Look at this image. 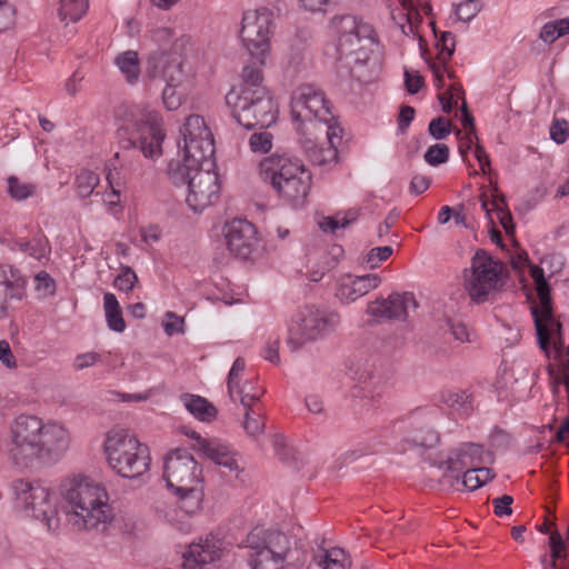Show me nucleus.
Masks as SVG:
<instances>
[{
  "instance_id": "f257e3e1",
  "label": "nucleus",
  "mask_w": 569,
  "mask_h": 569,
  "mask_svg": "<svg viewBox=\"0 0 569 569\" xmlns=\"http://www.w3.org/2000/svg\"><path fill=\"white\" fill-rule=\"evenodd\" d=\"M70 441V433L62 425L20 415L10 426L6 455L16 468L32 469L43 462L58 461L69 449Z\"/></svg>"
},
{
  "instance_id": "f03ea898",
  "label": "nucleus",
  "mask_w": 569,
  "mask_h": 569,
  "mask_svg": "<svg viewBox=\"0 0 569 569\" xmlns=\"http://www.w3.org/2000/svg\"><path fill=\"white\" fill-rule=\"evenodd\" d=\"M68 521L77 531L104 533L114 516L104 485L89 476L67 479L62 485Z\"/></svg>"
},
{
  "instance_id": "7ed1b4c3",
  "label": "nucleus",
  "mask_w": 569,
  "mask_h": 569,
  "mask_svg": "<svg viewBox=\"0 0 569 569\" xmlns=\"http://www.w3.org/2000/svg\"><path fill=\"white\" fill-rule=\"evenodd\" d=\"M331 24L337 38L326 53L335 58L338 69L361 80L360 69L369 62L370 47L376 42L373 27L351 14L336 16Z\"/></svg>"
},
{
  "instance_id": "20e7f679",
  "label": "nucleus",
  "mask_w": 569,
  "mask_h": 569,
  "mask_svg": "<svg viewBox=\"0 0 569 569\" xmlns=\"http://www.w3.org/2000/svg\"><path fill=\"white\" fill-rule=\"evenodd\" d=\"M259 177L279 199L301 208L311 189L312 174L303 161L287 153H273L259 162Z\"/></svg>"
},
{
  "instance_id": "39448f33",
  "label": "nucleus",
  "mask_w": 569,
  "mask_h": 569,
  "mask_svg": "<svg viewBox=\"0 0 569 569\" xmlns=\"http://www.w3.org/2000/svg\"><path fill=\"white\" fill-rule=\"evenodd\" d=\"M274 29L273 12L268 8L248 11L242 17L240 37L253 61L243 66L242 82L232 89H258L262 86L266 57L270 51V38Z\"/></svg>"
},
{
  "instance_id": "423d86ee",
  "label": "nucleus",
  "mask_w": 569,
  "mask_h": 569,
  "mask_svg": "<svg viewBox=\"0 0 569 569\" xmlns=\"http://www.w3.org/2000/svg\"><path fill=\"white\" fill-rule=\"evenodd\" d=\"M208 163L171 161L168 164V177L176 186H188L186 202L194 212H201L211 206L220 193L218 173Z\"/></svg>"
},
{
  "instance_id": "0eeeda50",
  "label": "nucleus",
  "mask_w": 569,
  "mask_h": 569,
  "mask_svg": "<svg viewBox=\"0 0 569 569\" xmlns=\"http://www.w3.org/2000/svg\"><path fill=\"white\" fill-rule=\"evenodd\" d=\"M340 321V315L326 306L305 305L292 316L287 345L291 351H297L307 343L332 335Z\"/></svg>"
},
{
  "instance_id": "6e6552de",
  "label": "nucleus",
  "mask_w": 569,
  "mask_h": 569,
  "mask_svg": "<svg viewBox=\"0 0 569 569\" xmlns=\"http://www.w3.org/2000/svg\"><path fill=\"white\" fill-rule=\"evenodd\" d=\"M226 102L233 118L246 129L269 128L277 120L278 107L267 88L231 89Z\"/></svg>"
},
{
  "instance_id": "1a4fd4ad",
  "label": "nucleus",
  "mask_w": 569,
  "mask_h": 569,
  "mask_svg": "<svg viewBox=\"0 0 569 569\" xmlns=\"http://www.w3.org/2000/svg\"><path fill=\"white\" fill-rule=\"evenodd\" d=\"M244 547L251 550L252 569H279L290 550V541L279 530L256 527L247 535Z\"/></svg>"
},
{
  "instance_id": "9d476101",
  "label": "nucleus",
  "mask_w": 569,
  "mask_h": 569,
  "mask_svg": "<svg viewBox=\"0 0 569 569\" xmlns=\"http://www.w3.org/2000/svg\"><path fill=\"white\" fill-rule=\"evenodd\" d=\"M501 263L483 250H478L465 273V289L477 305L490 299L501 288Z\"/></svg>"
},
{
  "instance_id": "9b49d317",
  "label": "nucleus",
  "mask_w": 569,
  "mask_h": 569,
  "mask_svg": "<svg viewBox=\"0 0 569 569\" xmlns=\"http://www.w3.org/2000/svg\"><path fill=\"white\" fill-rule=\"evenodd\" d=\"M16 501L28 516L40 520L48 530L59 526L56 505L50 490L38 480L16 479L11 482Z\"/></svg>"
},
{
  "instance_id": "f8f14e48",
  "label": "nucleus",
  "mask_w": 569,
  "mask_h": 569,
  "mask_svg": "<svg viewBox=\"0 0 569 569\" xmlns=\"http://www.w3.org/2000/svg\"><path fill=\"white\" fill-rule=\"evenodd\" d=\"M290 107L295 122L310 123L318 131L326 126L338 124L323 91L315 86H299L292 92Z\"/></svg>"
},
{
  "instance_id": "ddd939ff",
  "label": "nucleus",
  "mask_w": 569,
  "mask_h": 569,
  "mask_svg": "<svg viewBox=\"0 0 569 569\" xmlns=\"http://www.w3.org/2000/svg\"><path fill=\"white\" fill-rule=\"evenodd\" d=\"M194 57L188 54L151 52L147 60L149 78L160 76L167 84L191 91L196 86Z\"/></svg>"
},
{
  "instance_id": "4468645a",
  "label": "nucleus",
  "mask_w": 569,
  "mask_h": 569,
  "mask_svg": "<svg viewBox=\"0 0 569 569\" xmlns=\"http://www.w3.org/2000/svg\"><path fill=\"white\" fill-rule=\"evenodd\" d=\"M178 146L182 149V158L178 161L191 163V167L197 163L213 166L214 140L203 117L190 114L186 118L180 128Z\"/></svg>"
},
{
  "instance_id": "2eb2a0df",
  "label": "nucleus",
  "mask_w": 569,
  "mask_h": 569,
  "mask_svg": "<svg viewBox=\"0 0 569 569\" xmlns=\"http://www.w3.org/2000/svg\"><path fill=\"white\" fill-rule=\"evenodd\" d=\"M440 411L436 407L417 408L405 418L392 423V431L399 432L405 443L421 448H433L440 441L435 429Z\"/></svg>"
},
{
  "instance_id": "dca6fc26",
  "label": "nucleus",
  "mask_w": 569,
  "mask_h": 569,
  "mask_svg": "<svg viewBox=\"0 0 569 569\" xmlns=\"http://www.w3.org/2000/svg\"><path fill=\"white\" fill-rule=\"evenodd\" d=\"M163 479L173 495H188L196 491V483L203 482L202 469L187 449L170 451L163 461Z\"/></svg>"
},
{
  "instance_id": "f3484780",
  "label": "nucleus",
  "mask_w": 569,
  "mask_h": 569,
  "mask_svg": "<svg viewBox=\"0 0 569 569\" xmlns=\"http://www.w3.org/2000/svg\"><path fill=\"white\" fill-rule=\"evenodd\" d=\"M139 447V440L128 430H111L104 441V453L109 466L121 477H139L141 475Z\"/></svg>"
},
{
  "instance_id": "a211bd4d",
  "label": "nucleus",
  "mask_w": 569,
  "mask_h": 569,
  "mask_svg": "<svg viewBox=\"0 0 569 569\" xmlns=\"http://www.w3.org/2000/svg\"><path fill=\"white\" fill-rule=\"evenodd\" d=\"M320 132L325 133L326 143H319L312 139L306 138L302 141V148L312 164L323 170H330L339 161L338 146L342 140V128L339 124H331L326 126V129H322Z\"/></svg>"
},
{
  "instance_id": "6ab92c4d",
  "label": "nucleus",
  "mask_w": 569,
  "mask_h": 569,
  "mask_svg": "<svg viewBox=\"0 0 569 569\" xmlns=\"http://www.w3.org/2000/svg\"><path fill=\"white\" fill-rule=\"evenodd\" d=\"M228 250L240 259H248L258 247L256 227L246 219H233L223 228Z\"/></svg>"
},
{
  "instance_id": "aec40b11",
  "label": "nucleus",
  "mask_w": 569,
  "mask_h": 569,
  "mask_svg": "<svg viewBox=\"0 0 569 569\" xmlns=\"http://www.w3.org/2000/svg\"><path fill=\"white\" fill-rule=\"evenodd\" d=\"M417 308L418 302L412 292H392L387 298L370 302L367 312L376 318L406 321L409 317V311Z\"/></svg>"
},
{
  "instance_id": "412c9836",
  "label": "nucleus",
  "mask_w": 569,
  "mask_h": 569,
  "mask_svg": "<svg viewBox=\"0 0 569 569\" xmlns=\"http://www.w3.org/2000/svg\"><path fill=\"white\" fill-rule=\"evenodd\" d=\"M120 121L118 129L119 143L122 150H142V109L138 104L122 103L117 109Z\"/></svg>"
},
{
  "instance_id": "4be33fe9",
  "label": "nucleus",
  "mask_w": 569,
  "mask_h": 569,
  "mask_svg": "<svg viewBox=\"0 0 569 569\" xmlns=\"http://www.w3.org/2000/svg\"><path fill=\"white\" fill-rule=\"evenodd\" d=\"M493 456L483 449L481 445L465 442L458 449L452 450L441 467L450 472H462L477 466L491 463Z\"/></svg>"
},
{
  "instance_id": "5701e85b",
  "label": "nucleus",
  "mask_w": 569,
  "mask_h": 569,
  "mask_svg": "<svg viewBox=\"0 0 569 569\" xmlns=\"http://www.w3.org/2000/svg\"><path fill=\"white\" fill-rule=\"evenodd\" d=\"M380 283L381 278L377 273L345 274L338 281L336 297L340 302L349 305L378 288Z\"/></svg>"
},
{
  "instance_id": "b1692460",
  "label": "nucleus",
  "mask_w": 569,
  "mask_h": 569,
  "mask_svg": "<svg viewBox=\"0 0 569 569\" xmlns=\"http://www.w3.org/2000/svg\"><path fill=\"white\" fill-rule=\"evenodd\" d=\"M221 542L213 535H208L199 542H192L184 553L187 569H200L203 565L218 560L221 556Z\"/></svg>"
},
{
  "instance_id": "393cba45",
  "label": "nucleus",
  "mask_w": 569,
  "mask_h": 569,
  "mask_svg": "<svg viewBox=\"0 0 569 569\" xmlns=\"http://www.w3.org/2000/svg\"><path fill=\"white\" fill-rule=\"evenodd\" d=\"M538 343L542 350H547L550 345V338L553 335H560L561 323L555 319L552 315L551 300L548 302V313H545L543 305L533 306L531 308Z\"/></svg>"
},
{
  "instance_id": "a878e982",
  "label": "nucleus",
  "mask_w": 569,
  "mask_h": 569,
  "mask_svg": "<svg viewBox=\"0 0 569 569\" xmlns=\"http://www.w3.org/2000/svg\"><path fill=\"white\" fill-rule=\"evenodd\" d=\"M164 138L162 119L157 113L144 114V158L161 157Z\"/></svg>"
},
{
  "instance_id": "bb28decb",
  "label": "nucleus",
  "mask_w": 569,
  "mask_h": 569,
  "mask_svg": "<svg viewBox=\"0 0 569 569\" xmlns=\"http://www.w3.org/2000/svg\"><path fill=\"white\" fill-rule=\"evenodd\" d=\"M200 452L216 465L222 466L230 471L238 469L237 460L230 447L217 438L209 439L208 442L201 445Z\"/></svg>"
},
{
  "instance_id": "cd10ccee",
  "label": "nucleus",
  "mask_w": 569,
  "mask_h": 569,
  "mask_svg": "<svg viewBox=\"0 0 569 569\" xmlns=\"http://www.w3.org/2000/svg\"><path fill=\"white\" fill-rule=\"evenodd\" d=\"M179 400L186 410L198 420L211 421L217 416L216 408L203 397L191 393H182L179 397Z\"/></svg>"
},
{
  "instance_id": "c85d7f7f",
  "label": "nucleus",
  "mask_w": 569,
  "mask_h": 569,
  "mask_svg": "<svg viewBox=\"0 0 569 569\" xmlns=\"http://www.w3.org/2000/svg\"><path fill=\"white\" fill-rule=\"evenodd\" d=\"M440 401L460 415L468 416L473 410L472 397L466 390L442 391Z\"/></svg>"
},
{
  "instance_id": "c756f323",
  "label": "nucleus",
  "mask_w": 569,
  "mask_h": 569,
  "mask_svg": "<svg viewBox=\"0 0 569 569\" xmlns=\"http://www.w3.org/2000/svg\"><path fill=\"white\" fill-rule=\"evenodd\" d=\"M114 63L128 83L133 84L138 82L140 74V59L137 51L128 50L118 54L114 59Z\"/></svg>"
},
{
  "instance_id": "7c9ffc66",
  "label": "nucleus",
  "mask_w": 569,
  "mask_h": 569,
  "mask_svg": "<svg viewBox=\"0 0 569 569\" xmlns=\"http://www.w3.org/2000/svg\"><path fill=\"white\" fill-rule=\"evenodd\" d=\"M16 244L23 253H28L36 260L48 258L50 246L47 237L42 231H38L30 240H17Z\"/></svg>"
},
{
  "instance_id": "2f4dec72",
  "label": "nucleus",
  "mask_w": 569,
  "mask_h": 569,
  "mask_svg": "<svg viewBox=\"0 0 569 569\" xmlns=\"http://www.w3.org/2000/svg\"><path fill=\"white\" fill-rule=\"evenodd\" d=\"M103 309L109 329L116 332H122L126 329V322L122 318V311L118 299L113 293H104Z\"/></svg>"
},
{
  "instance_id": "473e14b6",
  "label": "nucleus",
  "mask_w": 569,
  "mask_h": 569,
  "mask_svg": "<svg viewBox=\"0 0 569 569\" xmlns=\"http://www.w3.org/2000/svg\"><path fill=\"white\" fill-rule=\"evenodd\" d=\"M89 0H60L59 17L62 21L77 22L87 12Z\"/></svg>"
},
{
  "instance_id": "72a5a7b5",
  "label": "nucleus",
  "mask_w": 569,
  "mask_h": 569,
  "mask_svg": "<svg viewBox=\"0 0 569 569\" xmlns=\"http://www.w3.org/2000/svg\"><path fill=\"white\" fill-rule=\"evenodd\" d=\"M358 218L357 210H349L345 213H338L336 216L323 217L319 221V228L323 232L335 233L338 229L346 228Z\"/></svg>"
},
{
  "instance_id": "f704fd0d",
  "label": "nucleus",
  "mask_w": 569,
  "mask_h": 569,
  "mask_svg": "<svg viewBox=\"0 0 569 569\" xmlns=\"http://www.w3.org/2000/svg\"><path fill=\"white\" fill-rule=\"evenodd\" d=\"M262 393V389L257 383L246 381L242 385L239 383V387H236L234 398L231 399H239L243 408L249 409L260 399Z\"/></svg>"
},
{
  "instance_id": "c9c22d12",
  "label": "nucleus",
  "mask_w": 569,
  "mask_h": 569,
  "mask_svg": "<svg viewBox=\"0 0 569 569\" xmlns=\"http://www.w3.org/2000/svg\"><path fill=\"white\" fill-rule=\"evenodd\" d=\"M178 497L177 503L179 508L188 516H191L198 512L201 509L204 492H203V483H196V491L193 493L188 495H176Z\"/></svg>"
},
{
  "instance_id": "e433bc0d",
  "label": "nucleus",
  "mask_w": 569,
  "mask_h": 569,
  "mask_svg": "<svg viewBox=\"0 0 569 569\" xmlns=\"http://www.w3.org/2000/svg\"><path fill=\"white\" fill-rule=\"evenodd\" d=\"M530 276L535 281L539 303L543 305L545 313H548V302L551 300L550 286L545 277V269L540 266H530Z\"/></svg>"
},
{
  "instance_id": "4c0bfd02",
  "label": "nucleus",
  "mask_w": 569,
  "mask_h": 569,
  "mask_svg": "<svg viewBox=\"0 0 569 569\" xmlns=\"http://www.w3.org/2000/svg\"><path fill=\"white\" fill-rule=\"evenodd\" d=\"M100 178L93 171L82 169L74 179V187L80 198H88L99 184Z\"/></svg>"
},
{
  "instance_id": "58836bf2",
  "label": "nucleus",
  "mask_w": 569,
  "mask_h": 569,
  "mask_svg": "<svg viewBox=\"0 0 569 569\" xmlns=\"http://www.w3.org/2000/svg\"><path fill=\"white\" fill-rule=\"evenodd\" d=\"M323 569H348L350 560L341 548L327 550L325 556L318 561Z\"/></svg>"
},
{
  "instance_id": "ea45409f",
  "label": "nucleus",
  "mask_w": 569,
  "mask_h": 569,
  "mask_svg": "<svg viewBox=\"0 0 569 569\" xmlns=\"http://www.w3.org/2000/svg\"><path fill=\"white\" fill-rule=\"evenodd\" d=\"M191 91L182 90L167 84L162 91V101L168 110H177L187 99Z\"/></svg>"
},
{
  "instance_id": "a19ab883",
  "label": "nucleus",
  "mask_w": 569,
  "mask_h": 569,
  "mask_svg": "<svg viewBox=\"0 0 569 569\" xmlns=\"http://www.w3.org/2000/svg\"><path fill=\"white\" fill-rule=\"evenodd\" d=\"M24 296L23 287H0V319L7 318L11 308V301L21 300Z\"/></svg>"
},
{
  "instance_id": "79ce46f5",
  "label": "nucleus",
  "mask_w": 569,
  "mask_h": 569,
  "mask_svg": "<svg viewBox=\"0 0 569 569\" xmlns=\"http://www.w3.org/2000/svg\"><path fill=\"white\" fill-rule=\"evenodd\" d=\"M358 379L361 385L363 398H370L375 401L376 398L380 397L383 386V381L380 376L370 373L368 377H359Z\"/></svg>"
},
{
  "instance_id": "37998d69",
  "label": "nucleus",
  "mask_w": 569,
  "mask_h": 569,
  "mask_svg": "<svg viewBox=\"0 0 569 569\" xmlns=\"http://www.w3.org/2000/svg\"><path fill=\"white\" fill-rule=\"evenodd\" d=\"M174 32L172 29L167 27L156 28L151 30L150 39L154 42L160 50L158 52L177 53L176 51H168L171 48Z\"/></svg>"
},
{
  "instance_id": "c03bdc74",
  "label": "nucleus",
  "mask_w": 569,
  "mask_h": 569,
  "mask_svg": "<svg viewBox=\"0 0 569 569\" xmlns=\"http://www.w3.org/2000/svg\"><path fill=\"white\" fill-rule=\"evenodd\" d=\"M36 187L30 183L21 182L17 177H10L8 179V190L10 196L18 200H24L28 197L32 196Z\"/></svg>"
},
{
  "instance_id": "a18cd8bd",
  "label": "nucleus",
  "mask_w": 569,
  "mask_h": 569,
  "mask_svg": "<svg viewBox=\"0 0 569 569\" xmlns=\"http://www.w3.org/2000/svg\"><path fill=\"white\" fill-rule=\"evenodd\" d=\"M244 369H246L244 359L241 357H238L233 361L231 369L229 371V375H228L227 387H228V393H229L230 398H234L236 387H239V383L241 381V377L244 372Z\"/></svg>"
},
{
  "instance_id": "49530a36",
  "label": "nucleus",
  "mask_w": 569,
  "mask_h": 569,
  "mask_svg": "<svg viewBox=\"0 0 569 569\" xmlns=\"http://www.w3.org/2000/svg\"><path fill=\"white\" fill-rule=\"evenodd\" d=\"M423 158L428 164L437 167L448 161L449 148L443 143L433 144L428 148Z\"/></svg>"
},
{
  "instance_id": "de8ad7c7",
  "label": "nucleus",
  "mask_w": 569,
  "mask_h": 569,
  "mask_svg": "<svg viewBox=\"0 0 569 569\" xmlns=\"http://www.w3.org/2000/svg\"><path fill=\"white\" fill-rule=\"evenodd\" d=\"M272 134L268 131L254 132L249 139V146L252 152L267 153L272 148Z\"/></svg>"
},
{
  "instance_id": "09e8293b",
  "label": "nucleus",
  "mask_w": 569,
  "mask_h": 569,
  "mask_svg": "<svg viewBox=\"0 0 569 569\" xmlns=\"http://www.w3.org/2000/svg\"><path fill=\"white\" fill-rule=\"evenodd\" d=\"M437 47L439 49L438 59L440 61H442L443 64L447 63L451 59V57L455 52V48H456L455 36L449 31L442 32V34L437 43Z\"/></svg>"
},
{
  "instance_id": "8fccbe9b",
  "label": "nucleus",
  "mask_w": 569,
  "mask_h": 569,
  "mask_svg": "<svg viewBox=\"0 0 569 569\" xmlns=\"http://www.w3.org/2000/svg\"><path fill=\"white\" fill-rule=\"evenodd\" d=\"M264 427L262 417L252 408L246 409L243 428L249 436H256L262 432Z\"/></svg>"
},
{
  "instance_id": "3c124183",
  "label": "nucleus",
  "mask_w": 569,
  "mask_h": 569,
  "mask_svg": "<svg viewBox=\"0 0 569 569\" xmlns=\"http://www.w3.org/2000/svg\"><path fill=\"white\" fill-rule=\"evenodd\" d=\"M480 11L478 0H465L456 8V14L460 21L468 22L472 20Z\"/></svg>"
},
{
  "instance_id": "603ef678",
  "label": "nucleus",
  "mask_w": 569,
  "mask_h": 569,
  "mask_svg": "<svg viewBox=\"0 0 569 569\" xmlns=\"http://www.w3.org/2000/svg\"><path fill=\"white\" fill-rule=\"evenodd\" d=\"M36 289L43 297H50L56 292V282L53 278L46 271H40L34 277Z\"/></svg>"
},
{
  "instance_id": "864d4df0",
  "label": "nucleus",
  "mask_w": 569,
  "mask_h": 569,
  "mask_svg": "<svg viewBox=\"0 0 569 569\" xmlns=\"http://www.w3.org/2000/svg\"><path fill=\"white\" fill-rule=\"evenodd\" d=\"M392 252L393 250L390 246L372 248L367 254L366 263L370 269H375L380 264V262L387 260Z\"/></svg>"
},
{
  "instance_id": "5fc2aeb1",
  "label": "nucleus",
  "mask_w": 569,
  "mask_h": 569,
  "mask_svg": "<svg viewBox=\"0 0 569 569\" xmlns=\"http://www.w3.org/2000/svg\"><path fill=\"white\" fill-rule=\"evenodd\" d=\"M428 131L436 140H442L451 131L450 122L443 117L435 118L430 121Z\"/></svg>"
},
{
  "instance_id": "6e6d98bb",
  "label": "nucleus",
  "mask_w": 569,
  "mask_h": 569,
  "mask_svg": "<svg viewBox=\"0 0 569 569\" xmlns=\"http://www.w3.org/2000/svg\"><path fill=\"white\" fill-rule=\"evenodd\" d=\"M16 10L8 0H0V32L10 29L14 23Z\"/></svg>"
},
{
  "instance_id": "4d7b16f0",
  "label": "nucleus",
  "mask_w": 569,
  "mask_h": 569,
  "mask_svg": "<svg viewBox=\"0 0 569 569\" xmlns=\"http://www.w3.org/2000/svg\"><path fill=\"white\" fill-rule=\"evenodd\" d=\"M164 332L168 336L184 332V320L176 313L168 311L166 313V321L163 322Z\"/></svg>"
},
{
  "instance_id": "13d9d810",
  "label": "nucleus",
  "mask_w": 569,
  "mask_h": 569,
  "mask_svg": "<svg viewBox=\"0 0 569 569\" xmlns=\"http://www.w3.org/2000/svg\"><path fill=\"white\" fill-rule=\"evenodd\" d=\"M138 282V276L129 268H124L122 272L116 278L114 287L121 291H129Z\"/></svg>"
},
{
  "instance_id": "bf43d9fd",
  "label": "nucleus",
  "mask_w": 569,
  "mask_h": 569,
  "mask_svg": "<svg viewBox=\"0 0 569 569\" xmlns=\"http://www.w3.org/2000/svg\"><path fill=\"white\" fill-rule=\"evenodd\" d=\"M562 36L560 34L558 20H553V21H549V22L545 23L543 27L541 28V31L539 34V38L545 43H549V44L553 43L557 39H559Z\"/></svg>"
},
{
  "instance_id": "052dcab7",
  "label": "nucleus",
  "mask_w": 569,
  "mask_h": 569,
  "mask_svg": "<svg viewBox=\"0 0 569 569\" xmlns=\"http://www.w3.org/2000/svg\"><path fill=\"white\" fill-rule=\"evenodd\" d=\"M512 502L513 498L509 495H503L502 497L495 498L492 500L495 515L498 517L512 515Z\"/></svg>"
},
{
  "instance_id": "680f3d73",
  "label": "nucleus",
  "mask_w": 569,
  "mask_h": 569,
  "mask_svg": "<svg viewBox=\"0 0 569 569\" xmlns=\"http://www.w3.org/2000/svg\"><path fill=\"white\" fill-rule=\"evenodd\" d=\"M429 68L432 71V74L435 77V82L438 88L443 87V74L447 73L449 79L455 78L453 71H450L447 68V63L443 64L442 61L439 60V62H429Z\"/></svg>"
},
{
  "instance_id": "e2e57ef3",
  "label": "nucleus",
  "mask_w": 569,
  "mask_h": 569,
  "mask_svg": "<svg viewBox=\"0 0 569 569\" xmlns=\"http://www.w3.org/2000/svg\"><path fill=\"white\" fill-rule=\"evenodd\" d=\"M431 184V179L427 176L417 173L412 177L410 184H409V191L411 194L419 196L423 193Z\"/></svg>"
},
{
  "instance_id": "0e129e2a",
  "label": "nucleus",
  "mask_w": 569,
  "mask_h": 569,
  "mask_svg": "<svg viewBox=\"0 0 569 569\" xmlns=\"http://www.w3.org/2000/svg\"><path fill=\"white\" fill-rule=\"evenodd\" d=\"M550 137L555 142L559 144L566 142L569 137L567 130V121L555 120L550 127Z\"/></svg>"
},
{
  "instance_id": "69168bd1",
  "label": "nucleus",
  "mask_w": 569,
  "mask_h": 569,
  "mask_svg": "<svg viewBox=\"0 0 569 569\" xmlns=\"http://www.w3.org/2000/svg\"><path fill=\"white\" fill-rule=\"evenodd\" d=\"M100 359V355L96 352H86L78 355L73 361V369L79 371L89 368L97 363Z\"/></svg>"
},
{
  "instance_id": "338daca9",
  "label": "nucleus",
  "mask_w": 569,
  "mask_h": 569,
  "mask_svg": "<svg viewBox=\"0 0 569 569\" xmlns=\"http://www.w3.org/2000/svg\"><path fill=\"white\" fill-rule=\"evenodd\" d=\"M300 6L310 12H327L333 4V0H298Z\"/></svg>"
},
{
  "instance_id": "774afa93",
  "label": "nucleus",
  "mask_w": 569,
  "mask_h": 569,
  "mask_svg": "<svg viewBox=\"0 0 569 569\" xmlns=\"http://www.w3.org/2000/svg\"><path fill=\"white\" fill-rule=\"evenodd\" d=\"M0 362L8 369L17 368V360L7 340H0Z\"/></svg>"
}]
</instances>
